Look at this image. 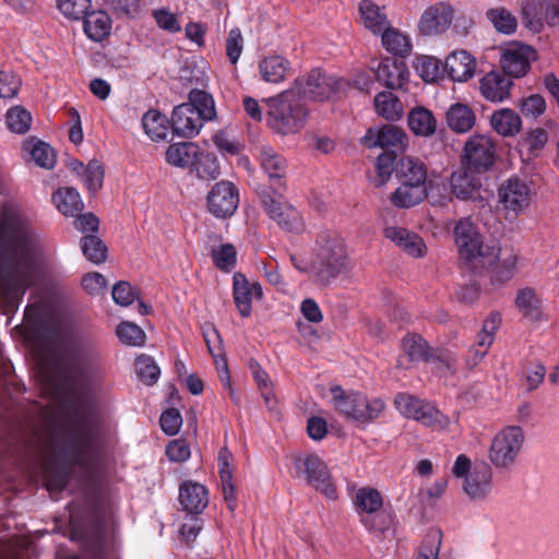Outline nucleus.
Masks as SVG:
<instances>
[{"instance_id": "obj_1", "label": "nucleus", "mask_w": 559, "mask_h": 559, "mask_svg": "<svg viewBox=\"0 0 559 559\" xmlns=\"http://www.w3.org/2000/svg\"><path fill=\"white\" fill-rule=\"evenodd\" d=\"M290 260L298 271L308 273L322 286H329L340 276L348 275L355 265L346 241L334 233L318 236L310 261L296 255H292Z\"/></svg>"}, {"instance_id": "obj_2", "label": "nucleus", "mask_w": 559, "mask_h": 559, "mask_svg": "<svg viewBox=\"0 0 559 559\" xmlns=\"http://www.w3.org/2000/svg\"><path fill=\"white\" fill-rule=\"evenodd\" d=\"M297 96L290 88L267 99L266 123L276 133L286 135L304 128L307 109Z\"/></svg>"}, {"instance_id": "obj_3", "label": "nucleus", "mask_w": 559, "mask_h": 559, "mask_svg": "<svg viewBox=\"0 0 559 559\" xmlns=\"http://www.w3.org/2000/svg\"><path fill=\"white\" fill-rule=\"evenodd\" d=\"M330 391L335 411L359 424H367L376 419L385 407L381 399H368L362 393L345 391L340 385L332 386Z\"/></svg>"}, {"instance_id": "obj_4", "label": "nucleus", "mask_w": 559, "mask_h": 559, "mask_svg": "<svg viewBox=\"0 0 559 559\" xmlns=\"http://www.w3.org/2000/svg\"><path fill=\"white\" fill-rule=\"evenodd\" d=\"M454 477L462 480L464 493L473 501L486 500L492 491V471L486 464L472 466L465 454H460L452 466Z\"/></svg>"}, {"instance_id": "obj_5", "label": "nucleus", "mask_w": 559, "mask_h": 559, "mask_svg": "<svg viewBox=\"0 0 559 559\" xmlns=\"http://www.w3.org/2000/svg\"><path fill=\"white\" fill-rule=\"evenodd\" d=\"M525 436L520 426H507L491 439L488 460L497 469H510L520 456Z\"/></svg>"}, {"instance_id": "obj_6", "label": "nucleus", "mask_w": 559, "mask_h": 559, "mask_svg": "<svg viewBox=\"0 0 559 559\" xmlns=\"http://www.w3.org/2000/svg\"><path fill=\"white\" fill-rule=\"evenodd\" d=\"M295 477L321 491L329 499H336L337 491L331 473L323 460L313 453H298L292 456Z\"/></svg>"}, {"instance_id": "obj_7", "label": "nucleus", "mask_w": 559, "mask_h": 559, "mask_svg": "<svg viewBox=\"0 0 559 559\" xmlns=\"http://www.w3.org/2000/svg\"><path fill=\"white\" fill-rule=\"evenodd\" d=\"M394 406L402 416L414 419L425 427L444 430L450 425L449 417L435 405L408 393H397L394 397Z\"/></svg>"}, {"instance_id": "obj_8", "label": "nucleus", "mask_w": 559, "mask_h": 559, "mask_svg": "<svg viewBox=\"0 0 559 559\" xmlns=\"http://www.w3.org/2000/svg\"><path fill=\"white\" fill-rule=\"evenodd\" d=\"M353 501L366 528L372 532H384L389 528L391 518L382 512L383 497L379 490L367 486L360 487L356 490Z\"/></svg>"}, {"instance_id": "obj_9", "label": "nucleus", "mask_w": 559, "mask_h": 559, "mask_svg": "<svg viewBox=\"0 0 559 559\" xmlns=\"http://www.w3.org/2000/svg\"><path fill=\"white\" fill-rule=\"evenodd\" d=\"M344 83V80L328 75L320 69H313L307 76L298 78L292 90H295L299 98L323 102L331 98Z\"/></svg>"}, {"instance_id": "obj_10", "label": "nucleus", "mask_w": 559, "mask_h": 559, "mask_svg": "<svg viewBox=\"0 0 559 559\" xmlns=\"http://www.w3.org/2000/svg\"><path fill=\"white\" fill-rule=\"evenodd\" d=\"M537 59V51L526 44L510 41L500 48V62L504 72L513 78L524 76L531 63Z\"/></svg>"}, {"instance_id": "obj_11", "label": "nucleus", "mask_w": 559, "mask_h": 559, "mask_svg": "<svg viewBox=\"0 0 559 559\" xmlns=\"http://www.w3.org/2000/svg\"><path fill=\"white\" fill-rule=\"evenodd\" d=\"M495 143L488 134H474L464 145L463 158L468 168L487 170L495 162Z\"/></svg>"}, {"instance_id": "obj_12", "label": "nucleus", "mask_w": 559, "mask_h": 559, "mask_svg": "<svg viewBox=\"0 0 559 559\" xmlns=\"http://www.w3.org/2000/svg\"><path fill=\"white\" fill-rule=\"evenodd\" d=\"M263 204L269 216L283 229L289 233H302L305 222L300 213L290 204L284 202L277 194H265Z\"/></svg>"}, {"instance_id": "obj_13", "label": "nucleus", "mask_w": 559, "mask_h": 559, "mask_svg": "<svg viewBox=\"0 0 559 559\" xmlns=\"http://www.w3.org/2000/svg\"><path fill=\"white\" fill-rule=\"evenodd\" d=\"M525 25L539 32L546 22L555 25L559 17V0H526L522 8Z\"/></svg>"}, {"instance_id": "obj_14", "label": "nucleus", "mask_w": 559, "mask_h": 559, "mask_svg": "<svg viewBox=\"0 0 559 559\" xmlns=\"http://www.w3.org/2000/svg\"><path fill=\"white\" fill-rule=\"evenodd\" d=\"M369 69L376 79L389 88H401L408 81L409 71L403 61L390 57L372 59Z\"/></svg>"}, {"instance_id": "obj_15", "label": "nucleus", "mask_w": 559, "mask_h": 559, "mask_svg": "<svg viewBox=\"0 0 559 559\" xmlns=\"http://www.w3.org/2000/svg\"><path fill=\"white\" fill-rule=\"evenodd\" d=\"M454 11L445 2H439L428 7L418 21V31L424 36H432L444 33L452 24Z\"/></svg>"}, {"instance_id": "obj_16", "label": "nucleus", "mask_w": 559, "mask_h": 559, "mask_svg": "<svg viewBox=\"0 0 559 559\" xmlns=\"http://www.w3.org/2000/svg\"><path fill=\"white\" fill-rule=\"evenodd\" d=\"M239 202L236 187L229 181L217 182L207 195L209 211L216 217L231 216Z\"/></svg>"}, {"instance_id": "obj_17", "label": "nucleus", "mask_w": 559, "mask_h": 559, "mask_svg": "<svg viewBox=\"0 0 559 559\" xmlns=\"http://www.w3.org/2000/svg\"><path fill=\"white\" fill-rule=\"evenodd\" d=\"M499 200L507 210L518 214L530 205V187L519 178H510L500 187Z\"/></svg>"}, {"instance_id": "obj_18", "label": "nucleus", "mask_w": 559, "mask_h": 559, "mask_svg": "<svg viewBox=\"0 0 559 559\" xmlns=\"http://www.w3.org/2000/svg\"><path fill=\"white\" fill-rule=\"evenodd\" d=\"M234 301L241 317L251 314L253 298L262 297V287L258 282H249L242 273H235L233 277Z\"/></svg>"}, {"instance_id": "obj_19", "label": "nucleus", "mask_w": 559, "mask_h": 559, "mask_svg": "<svg viewBox=\"0 0 559 559\" xmlns=\"http://www.w3.org/2000/svg\"><path fill=\"white\" fill-rule=\"evenodd\" d=\"M406 134L404 131L392 124H385L381 128H370L362 136L361 142L365 146L381 148H402L405 145Z\"/></svg>"}, {"instance_id": "obj_20", "label": "nucleus", "mask_w": 559, "mask_h": 559, "mask_svg": "<svg viewBox=\"0 0 559 559\" xmlns=\"http://www.w3.org/2000/svg\"><path fill=\"white\" fill-rule=\"evenodd\" d=\"M204 121L191 104L183 103L174 108L171 126L174 132L182 138H193L199 134Z\"/></svg>"}, {"instance_id": "obj_21", "label": "nucleus", "mask_w": 559, "mask_h": 559, "mask_svg": "<svg viewBox=\"0 0 559 559\" xmlns=\"http://www.w3.org/2000/svg\"><path fill=\"white\" fill-rule=\"evenodd\" d=\"M384 236L413 258H423L426 254L427 248L424 240L406 228L399 226L386 227Z\"/></svg>"}, {"instance_id": "obj_22", "label": "nucleus", "mask_w": 559, "mask_h": 559, "mask_svg": "<svg viewBox=\"0 0 559 559\" xmlns=\"http://www.w3.org/2000/svg\"><path fill=\"white\" fill-rule=\"evenodd\" d=\"M513 82L510 78L498 71L488 72L480 80L481 95L489 102L501 103L510 97Z\"/></svg>"}, {"instance_id": "obj_23", "label": "nucleus", "mask_w": 559, "mask_h": 559, "mask_svg": "<svg viewBox=\"0 0 559 559\" xmlns=\"http://www.w3.org/2000/svg\"><path fill=\"white\" fill-rule=\"evenodd\" d=\"M467 253L460 258L471 267L479 269L491 266L498 259L499 249L495 246L484 245L480 236L467 242Z\"/></svg>"}, {"instance_id": "obj_24", "label": "nucleus", "mask_w": 559, "mask_h": 559, "mask_svg": "<svg viewBox=\"0 0 559 559\" xmlns=\"http://www.w3.org/2000/svg\"><path fill=\"white\" fill-rule=\"evenodd\" d=\"M444 69L453 81L466 82L475 74L476 60L465 50L453 51L445 59Z\"/></svg>"}, {"instance_id": "obj_25", "label": "nucleus", "mask_w": 559, "mask_h": 559, "mask_svg": "<svg viewBox=\"0 0 559 559\" xmlns=\"http://www.w3.org/2000/svg\"><path fill=\"white\" fill-rule=\"evenodd\" d=\"M234 461V456L231 452L223 448L219 450L217 455V465L221 477V485L224 500L227 504V508L230 512H234L237 508V500L235 496V488L233 485V468L231 462Z\"/></svg>"}, {"instance_id": "obj_26", "label": "nucleus", "mask_w": 559, "mask_h": 559, "mask_svg": "<svg viewBox=\"0 0 559 559\" xmlns=\"http://www.w3.org/2000/svg\"><path fill=\"white\" fill-rule=\"evenodd\" d=\"M358 9L362 25L373 35L381 34L391 25L385 8L380 7L373 1L361 0Z\"/></svg>"}, {"instance_id": "obj_27", "label": "nucleus", "mask_w": 559, "mask_h": 559, "mask_svg": "<svg viewBox=\"0 0 559 559\" xmlns=\"http://www.w3.org/2000/svg\"><path fill=\"white\" fill-rule=\"evenodd\" d=\"M179 502L189 513H201L209 503L206 488L194 481H185L180 486Z\"/></svg>"}, {"instance_id": "obj_28", "label": "nucleus", "mask_w": 559, "mask_h": 559, "mask_svg": "<svg viewBox=\"0 0 559 559\" xmlns=\"http://www.w3.org/2000/svg\"><path fill=\"white\" fill-rule=\"evenodd\" d=\"M83 31L93 41H102L111 32L112 21L103 10L88 11L83 15Z\"/></svg>"}, {"instance_id": "obj_29", "label": "nucleus", "mask_w": 559, "mask_h": 559, "mask_svg": "<svg viewBox=\"0 0 559 559\" xmlns=\"http://www.w3.org/2000/svg\"><path fill=\"white\" fill-rule=\"evenodd\" d=\"M261 79L267 83L283 82L292 71L290 62L282 56L272 55L263 58L258 66Z\"/></svg>"}, {"instance_id": "obj_30", "label": "nucleus", "mask_w": 559, "mask_h": 559, "mask_svg": "<svg viewBox=\"0 0 559 559\" xmlns=\"http://www.w3.org/2000/svg\"><path fill=\"white\" fill-rule=\"evenodd\" d=\"M396 176L401 182L425 185L427 167L425 163L413 156H403L396 165Z\"/></svg>"}, {"instance_id": "obj_31", "label": "nucleus", "mask_w": 559, "mask_h": 559, "mask_svg": "<svg viewBox=\"0 0 559 559\" xmlns=\"http://www.w3.org/2000/svg\"><path fill=\"white\" fill-rule=\"evenodd\" d=\"M448 127L456 133L468 132L476 122L474 110L466 104H452L445 114Z\"/></svg>"}, {"instance_id": "obj_32", "label": "nucleus", "mask_w": 559, "mask_h": 559, "mask_svg": "<svg viewBox=\"0 0 559 559\" xmlns=\"http://www.w3.org/2000/svg\"><path fill=\"white\" fill-rule=\"evenodd\" d=\"M381 44L391 55L405 58L411 55L413 44L409 36L391 25L381 34Z\"/></svg>"}, {"instance_id": "obj_33", "label": "nucleus", "mask_w": 559, "mask_h": 559, "mask_svg": "<svg viewBox=\"0 0 559 559\" xmlns=\"http://www.w3.org/2000/svg\"><path fill=\"white\" fill-rule=\"evenodd\" d=\"M199 154V146L192 142H182L170 144L166 152V162L175 167H191Z\"/></svg>"}, {"instance_id": "obj_34", "label": "nucleus", "mask_w": 559, "mask_h": 559, "mask_svg": "<svg viewBox=\"0 0 559 559\" xmlns=\"http://www.w3.org/2000/svg\"><path fill=\"white\" fill-rule=\"evenodd\" d=\"M450 185L453 194L461 200L475 198L480 187L479 180L468 169L453 173Z\"/></svg>"}, {"instance_id": "obj_35", "label": "nucleus", "mask_w": 559, "mask_h": 559, "mask_svg": "<svg viewBox=\"0 0 559 559\" xmlns=\"http://www.w3.org/2000/svg\"><path fill=\"white\" fill-rule=\"evenodd\" d=\"M492 129L502 136H513L520 132L522 120L520 116L509 108H502L491 115Z\"/></svg>"}, {"instance_id": "obj_36", "label": "nucleus", "mask_w": 559, "mask_h": 559, "mask_svg": "<svg viewBox=\"0 0 559 559\" xmlns=\"http://www.w3.org/2000/svg\"><path fill=\"white\" fill-rule=\"evenodd\" d=\"M427 197L425 185L401 182V186L392 195V202L399 207H412L420 203Z\"/></svg>"}, {"instance_id": "obj_37", "label": "nucleus", "mask_w": 559, "mask_h": 559, "mask_svg": "<svg viewBox=\"0 0 559 559\" xmlns=\"http://www.w3.org/2000/svg\"><path fill=\"white\" fill-rule=\"evenodd\" d=\"M376 112L389 121L399 120L403 115V105L397 96L389 91H383L374 96Z\"/></svg>"}, {"instance_id": "obj_38", "label": "nucleus", "mask_w": 559, "mask_h": 559, "mask_svg": "<svg viewBox=\"0 0 559 559\" xmlns=\"http://www.w3.org/2000/svg\"><path fill=\"white\" fill-rule=\"evenodd\" d=\"M500 324V317L497 313L490 314L483 324L481 331L477 334L476 342L472 353L475 356V362L481 359L487 349L493 342L495 333Z\"/></svg>"}, {"instance_id": "obj_39", "label": "nucleus", "mask_w": 559, "mask_h": 559, "mask_svg": "<svg viewBox=\"0 0 559 559\" xmlns=\"http://www.w3.org/2000/svg\"><path fill=\"white\" fill-rule=\"evenodd\" d=\"M52 202L60 213L74 216L83 210L79 192L73 188H61L52 194Z\"/></svg>"}, {"instance_id": "obj_40", "label": "nucleus", "mask_w": 559, "mask_h": 559, "mask_svg": "<svg viewBox=\"0 0 559 559\" xmlns=\"http://www.w3.org/2000/svg\"><path fill=\"white\" fill-rule=\"evenodd\" d=\"M260 164L270 180L281 179L286 173V160L271 146L260 148Z\"/></svg>"}, {"instance_id": "obj_41", "label": "nucleus", "mask_w": 559, "mask_h": 559, "mask_svg": "<svg viewBox=\"0 0 559 559\" xmlns=\"http://www.w3.org/2000/svg\"><path fill=\"white\" fill-rule=\"evenodd\" d=\"M408 126L416 135L428 136L435 133L437 121L431 111L417 107L412 109L408 115Z\"/></svg>"}, {"instance_id": "obj_42", "label": "nucleus", "mask_w": 559, "mask_h": 559, "mask_svg": "<svg viewBox=\"0 0 559 559\" xmlns=\"http://www.w3.org/2000/svg\"><path fill=\"white\" fill-rule=\"evenodd\" d=\"M36 281V267L33 263L20 265L10 276L8 293L17 296Z\"/></svg>"}, {"instance_id": "obj_43", "label": "nucleus", "mask_w": 559, "mask_h": 559, "mask_svg": "<svg viewBox=\"0 0 559 559\" xmlns=\"http://www.w3.org/2000/svg\"><path fill=\"white\" fill-rule=\"evenodd\" d=\"M142 126L152 141H162L167 138L168 119L158 110H148L142 118Z\"/></svg>"}, {"instance_id": "obj_44", "label": "nucleus", "mask_w": 559, "mask_h": 559, "mask_svg": "<svg viewBox=\"0 0 559 559\" xmlns=\"http://www.w3.org/2000/svg\"><path fill=\"white\" fill-rule=\"evenodd\" d=\"M487 19L493 28L504 35L515 33L518 28V20L508 9L503 7L491 8L486 12Z\"/></svg>"}, {"instance_id": "obj_45", "label": "nucleus", "mask_w": 559, "mask_h": 559, "mask_svg": "<svg viewBox=\"0 0 559 559\" xmlns=\"http://www.w3.org/2000/svg\"><path fill=\"white\" fill-rule=\"evenodd\" d=\"M414 69L416 73L425 82H436L439 80L444 70L442 61L431 56H419L414 61Z\"/></svg>"}, {"instance_id": "obj_46", "label": "nucleus", "mask_w": 559, "mask_h": 559, "mask_svg": "<svg viewBox=\"0 0 559 559\" xmlns=\"http://www.w3.org/2000/svg\"><path fill=\"white\" fill-rule=\"evenodd\" d=\"M516 307L520 312L533 320L539 321L543 319V311L540 306V300L537 298L535 292L531 288L522 289L515 299Z\"/></svg>"}, {"instance_id": "obj_47", "label": "nucleus", "mask_w": 559, "mask_h": 559, "mask_svg": "<svg viewBox=\"0 0 559 559\" xmlns=\"http://www.w3.org/2000/svg\"><path fill=\"white\" fill-rule=\"evenodd\" d=\"M188 104L198 111V116L205 122L215 119L216 109L212 95L202 90H192L189 93Z\"/></svg>"}, {"instance_id": "obj_48", "label": "nucleus", "mask_w": 559, "mask_h": 559, "mask_svg": "<svg viewBox=\"0 0 559 559\" xmlns=\"http://www.w3.org/2000/svg\"><path fill=\"white\" fill-rule=\"evenodd\" d=\"M191 168H193L197 176L203 180H212L219 175V166L216 158L200 148L198 157L192 163Z\"/></svg>"}, {"instance_id": "obj_49", "label": "nucleus", "mask_w": 559, "mask_h": 559, "mask_svg": "<svg viewBox=\"0 0 559 559\" xmlns=\"http://www.w3.org/2000/svg\"><path fill=\"white\" fill-rule=\"evenodd\" d=\"M98 443V432L95 428L83 427L76 438V448L79 451L78 462L84 463L92 455Z\"/></svg>"}, {"instance_id": "obj_50", "label": "nucleus", "mask_w": 559, "mask_h": 559, "mask_svg": "<svg viewBox=\"0 0 559 559\" xmlns=\"http://www.w3.org/2000/svg\"><path fill=\"white\" fill-rule=\"evenodd\" d=\"M479 233L469 218H462L457 222L454 228L455 243L459 248L460 254H466L467 242L479 237Z\"/></svg>"}, {"instance_id": "obj_51", "label": "nucleus", "mask_w": 559, "mask_h": 559, "mask_svg": "<svg viewBox=\"0 0 559 559\" xmlns=\"http://www.w3.org/2000/svg\"><path fill=\"white\" fill-rule=\"evenodd\" d=\"M81 249L87 260L99 264L106 260L107 248L96 236L90 235L81 239Z\"/></svg>"}, {"instance_id": "obj_52", "label": "nucleus", "mask_w": 559, "mask_h": 559, "mask_svg": "<svg viewBox=\"0 0 559 559\" xmlns=\"http://www.w3.org/2000/svg\"><path fill=\"white\" fill-rule=\"evenodd\" d=\"M32 159L43 168L50 169L55 166L56 156L51 146L45 142H32L27 145Z\"/></svg>"}, {"instance_id": "obj_53", "label": "nucleus", "mask_w": 559, "mask_h": 559, "mask_svg": "<svg viewBox=\"0 0 559 559\" xmlns=\"http://www.w3.org/2000/svg\"><path fill=\"white\" fill-rule=\"evenodd\" d=\"M116 334L120 342L129 346H141L145 341L144 331L135 323L123 321L117 329Z\"/></svg>"}, {"instance_id": "obj_54", "label": "nucleus", "mask_w": 559, "mask_h": 559, "mask_svg": "<svg viewBox=\"0 0 559 559\" xmlns=\"http://www.w3.org/2000/svg\"><path fill=\"white\" fill-rule=\"evenodd\" d=\"M135 371L139 379L147 384H154L159 378V368L154 359L146 355H141L135 360Z\"/></svg>"}, {"instance_id": "obj_55", "label": "nucleus", "mask_w": 559, "mask_h": 559, "mask_svg": "<svg viewBox=\"0 0 559 559\" xmlns=\"http://www.w3.org/2000/svg\"><path fill=\"white\" fill-rule=\"evenodd\" d=\"M59 12L69 20L79 21L92 7V0H56Z\"/></svg>"}, {"instance_id": "obj_56", "label": "nucleus", "mask_w": 559, "mask_h": 559, "mask_svg": "<svg viewBox=\"0 0 559 559\" xmlns=\"http://www.w3.org/2000/svg\"><path fill=\"white\" fill-rule=\"evenodd\" d=\"M402 346L411 361L425 360L428 356V345L425 340L417 334L405 336Z\"/></svg>"}, {"instance_id": "obj_57", "label": "nucleus", "mask_w": 559, "mask_h": 559, "mask_svg": "<svg viewBox=\"0 0 559 559\" xmlns=\"http://www.w3.org/2000/svg\"><path fill=\"white\" fill-rule=\"evenodd\" d=\"M5 120L12 132L25 133L29 129L32 117L24 108L16 106L8 110Z\"/></svg>"}, {"instance_id": "obj_58", "label": "nucleus", "mask_w": 559, "mask_h": 559, "mask_svg": "<svg viewBox=\"0 0 559 559\" xmlns=\"http://www.w3.org/2000/svg\"><path fill=\"white\" fill-rule=\"evenodd\" d=\"M212 257L219 270L229 272L236 264L237 251L233 245L225 243L213 249Z\"/></svg>"}, {"instance_id": "obj_59", "label": "nucleus", "mask_w": 559, "mask_h": 559, "mask_svg": "<svg viewBox=\"0 0 559 559\" xmlns=\"http://www.w3.org/2000/svg\"><path fill=\"white\" fill-rule=\"evenodd\" d=\"M203 336H204V341L207 345L209 352L213 356L217 369H219V367H222V360H225L222 357L223 348H222L221 336H219L217 330L215 329V326L212 324H207L204 326Z\"/></svg>"}, {"instance_id": "obj_60", "label": "nucleus", "mask_w": 559, "mask_h": 559, "mask_svg": "<svg viewBox=\"0 0 559 559\" xmlns=\"http://www.w3.org/2000/svg\"><path fill=\"white\" fill-rule=\"evenodd\" d=\"M152 16L154 17L157 26L163 31L170 34H176L181 31V25L177 15L168 9H156L152 12Z\"/></svg>"}, {"instance_id": "obj_61", "label": "nucleus", "mask_w": 559, "mask_h": 559, "mask_svg": "<svg viewBox=\"0 0 559 559\" xmlns=\"http://www.w3.org/2000/svg\"><path fill=\"white\" fill-rule=\"evenodd\" d=\"M84 182L91 192L98 191L104 182V167L97 160H91L84 169Z\"/></svg>"}, {"instance_id": "obj_62", "label": "nucleus", "mask_w": 559, "mask_h": 559, "mask_svg": "<svg viewBox=\"0 0 559 559\" xmlns=\"http://www.w3.org/2000/svg\"><path fill=\"white\" fill-rule=\"evenodd\" d=\"M243 50V37L239 28L229 31L226 39V55L230 63L236 64Z\"/></svg>"}, {"instance_id": "obj_63", "label": "nucleus", "mask_w": 559, "mask_h": 559, "mask_svg": "<svg viewBox=\"0 0 559 559\" xmlns=\"http://www.w3.org/2000/svg\"><path fill=\"white\" fill-rule=\"evenodd\" d=\"M441 546L440 532H431L424 539L417 559H437Z\"/></svg>"}, {"instance_id": "obj_64", "label": "nucleus", "mask_w": 559, "mask_h": 559, "mask_svg": "<svg viewBox=\"0 0 559 559\" xmlns=\"http://www.w3.org/2000/svg\"><path fill=\"white\" fill-rule=\"evenodd\" d=\"M395 156L390 153H382L378 156L376 162V171L378 175V187L383 186L393 173Z\"/></svg>"}]
</instances>
